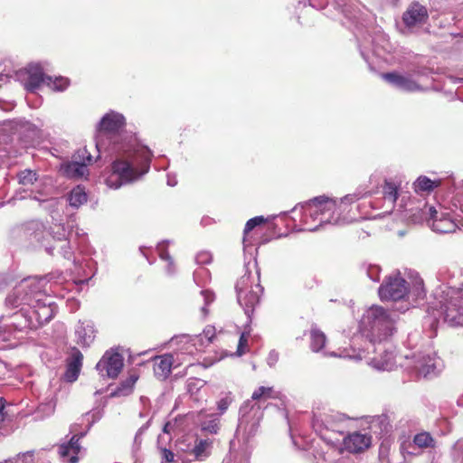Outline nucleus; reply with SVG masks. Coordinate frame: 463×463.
Returning a JSON list of instances; mask_svg holds the SVG:
<instances>
[{"label":"nucleus","instance_id":"obj_52","mask_svg":"<svg viewBox=\"0 0 463 463\" xmlns=\"http://www.w3.org/2000/svg\"><path fill=\"white\" fill-rule=\"evenodd\" d=\"M161 453V463H172L175 461V454L172 450L158 446Z\"/></svg>","mask_w":463,"mask_h":463},{"label":"nucleus","instance_id":"obj_17","mask_svg":"<svg viewBox=\"0 0 463 463\" xmlns=\"http://www.w3.org/2000/svg\"><path fill=\"white\" fill-rule=\"evenodd\" d=\"M407 293L408 282L400 275L399 272L386 277L378 289L379 297L383 301H403Z\"/></svg>","mask_w":463,"mask_h":463},{"label":"nucleus","instance_id":"obj_37","mask_svg":"<svg viewBox=\"0 0 463 463\" xmlns=\"http://www.w3.org/2000/svg\"><path fill=\"white\" fill-rule=\"evenodd\" d=\"M326 337L325 334L317 327L310 330V348L313 352H319L325 346Z\"/></svg>","mask_w":463,"mask_h":463},{"label":"nucleus","instance_id":"obj_10","mask_svg":"<svg viewBox=\"0 0 463 463\" xmlns=\"http://www.w3.org/2000/svg\"><path fill=\"white\" fill-rule=\"evenodd\" d=\"M18 310L5 318V326L10 330L24 332L37 329L53 317V309L43 305L40 309H31L30 307H17Z\"/></svg>","mask_w":463,"mask_h":463},{"label":"nucleus","instance_id":"obj_56","mask_svg":"<svg viewBox=\"0 0 463 463\" xmlns=\"http://www.w3.org/2000/svg\"><path fill=\"white\" fill-rule=\"evenodd\" d=\"M44 277H46V286H47L48 283L51 281L60 282L62 278V272L61 271H54V272H51V273L45 275Z\"/></svg>","mask_w":463,"mask_h":463},{"label":"nucleus","instance_id":"obj_11","mask_svg":"<svg viewBox=\"0 0 463 463\" xmlns=\"http://www.w3.org/2000/svg\"><path fill=\"white\" fill-rule=\"evenodd\" d=\"M74 228H76V235L80 236L76 222L72 217H70L66 223H52L50 228V235L53 241L52 244L44 245L45 251L51 256H55V252H57L64 259L71 260L74 253L70 240Z\"/></svg>","mask_w":463,"mask_h":463},{"label":"nucleus","instance_id":"obj_48","mask_svg":"<svg viewBox=\"0 0 463 463\" xmlns=\"http://www.w3.org/2000/svg\"><path fill=\"white\" fill-rule=\"evenodd\" d=\"M201 294L204 300V306L202 307V312L203 314V317H206L208 314V310H207L206 307L213 302L215 297H214L213 292H212L210 290H202Z\"/></svg>","mask_w":463,"mask_h":463},{"label":"nucleus","instance_id":"obj_61","mask_svg":"<svg viewBox=\"0 0 463 463\" xmlns=\"http://www.w3.org/2000/svg\"><path fill=\"white\" fill-rule=\"evenodd\" d=\"M368 276L372 280L378 281L379 280V269L377 267H372L368 270Z\"/></svg>","mask_w":463,"mask_h":463},{"label":"nucleus","instance_id":"obj_4","mask_svg":"<svg viewBox=\"0 0 463 463\" xmlns=\"http://www.w3.org/2000/svg\"><path fill=\"white\" fill-rule=\"evenodd\" d=\"M8 308H17L20 306L31 309H40L47 305L55 310V305L47 295L46 277H28L20 281L6 296L5 301Z\"/></svg>","mask_w":463,"mask_h":463},{"label":"nucleus","instance_id":"obj_3","mask_svg":"<svg viewBox=\"0 0 463 463\" xmlns=\"http://www.w3.org/2000/svg\"><path fill=\"white\" fill-rule=\"evenodd\" d=\"M361 197L358 194H351L337 200L320 195L299 203L302 211L300 222L303 227L298 231L316 232L324 224H340L341 215L347 210V206Z\"/></svg>","mask_w":463,"mask_h":463},{"label":"nucleus","instance_id":"obj_19","mask_svg":"<svg viewBox=\"0 0 463 463\" xmlns=\"http://www.w3.org/2000/svg\"><path fill=\"white\" fill-rule=\"evenodd\" d=\"M404 26L410 32H415L427 24L429 12L425 5L415 1L411 3L402 16Z\"/></svg>","mask_w":463,"mask_h":463},{"label":"nucleus","instance_id":"obj_18","mask_svg":"<svg viewBox=\"0 0 463 463\" xmlns=\"http://www.w3.org/2000/svg\"><path fill=\"white\" fill-rule=\"evenodd\" d=\"M45 78L40 64H30L26 68L14 71V81L20 82L28 92H35L45 85Z\"/></svg>","mask_w":463,"mask_h":463},{"label":"nucleus","instance_id":"obj_50","mask_svg":"<svg viewBox=\"0 0 463 463\" xmlns=\"http://www.w3.org/2000/svg\"><path fill=\"white\" fill-rule=\"evenodd\" d=\"M74 157L76 160L79 159L81 161L80 163H85L86 165L92 162V156L86 148L79 149Z\"/></svg>","mask_w":463,"mask_h":463},{"label":"nucleus","instance_id":"obj_63","mask_svg":"<svg viewBox=\"0 0 463 463\" xmlns=\"http://www.w3.org/2000/svg\"><path fill=\"white\" fill-rule=\"evenodd\" d=\"M177 184V180L175 175H173L171 174L167 175V184L169 186H175Z\"/></svg>","mask_w":463,"mask_h":463},{"label":"nucleus","instance_id":"obj_55","mask_svg":"<svg viewBox=\"0 0 463 463\" xmlns=\"http://www.w3.org/2000/svg\"><path fill=\"white\" fill-rule=\"evenodd\" d=\"M11 80H14V71L0 73V87Z\"/></svg>","mask_w":463,"mask_h":463},{"label":"nucleus","instance_id":"obj_16","mask_svg":"<svg viewBox=\"0 0 463 463\" xmlns=\"http://www.w3.org/2000/svg\"><path fill=\"white\" fill-rule=\"evenodd\" d=\"M18 183L22 185H33L34 188L31 189L29 192L24 190L23 193L24 194L19 195L16 194L17 199H25L27 197L38 201V202H45V197L49 194L46 191L45 187H43L45 182L43 178H40L39 175L36 171L32 169H24L17 174Z\"/></svg>","mask_w":463,"mask_h":463},{"label":"nucleus","instance_id":"obj_43","mask_svg":"<svg viewBox=\"0 0 463 463\" xmlns=\"http://www.w3.org/2000/svg\"><path fill=\"white\" fill-rule=\"evenodd\" d=\"M210 279V272L207 269L201 267L194 272V280L198 286H203Z\"/></svg>","mask_w":463,"mask_h":463},{"label":"nucleus","instance_id":"obj_59","mask_svg":"<svg viewBox=\"0 0 463 463\" xmlns=\"http://www.w3.org/2000/svg\"><path fill=\"white\" fill-rule=\"evenodd\" d=\"M203 429L204 430L209 431L210 433H217L219 427L218 424L214 421H209L207 424L203 425Z\"/></svg>","mask_w":463,"mask_h":463},{"label":"nucleus","instance_id":"obj_62","mask_svg":"<svg viewBox=\"0 0 463 463\" xmlns=\"http://www.w3.org/2000/svg\"><path fill=\"white\" fill-rule=\"evenodd\" d=\"M175 423H173L171 421H167L163 428V432L166 434H170L174 430Z\"/></svg>","mask_w":463,"mask_h":463},{"label":"nucleus","instance_id":"obj_29","mask_svg":"<svg viewBox=\"0 0 463 463\" xmlns=\"http://www.w3.org/2000/svg\"><path fill=\"white\" fill-rule=\"evenodd\" d=\"M453 181L454 180L449 179L443 184L441 179L431 180L425 175H420L413 183V186L416 193H430L441 185L446 186L448 189H451L450 185L452 184Z\"/></svg>","mask_w":463,"mask_h":463},{"label":"nucleus","instance_id":"obj_20","mask_svg":"<svg viewBox=\"0 0 463 463\" xmlns=\"http://www.w3.org/2000/svg\"><path fill=\"white\" fill-rule=\"evenodd\" d=\"M459 215L456 213H440L437 212L435 217H430L428 225L439 233H449L456 232L457 229L463 231V221L458 219Z\"/></svg>","mask_w":463,"mask_h":463},{"label":"nucleus","instance_id":"obj_60","mask_svg":"<svg viewBox=\"0 0 463 463\" xmlns=\"http://www.w3.org/2000/svg\"><path fill=\"white\" fill-rule=\"evenodd\" d=\"M11 282L8 275L0 273V291L7 287Z\"/></svg>","mask_w":463,"mask_h":463},{"label":"nucleus","instance_id":"obj_53","mask_svg":"<svg viewBox=\"0 0 463 463\" xmlns=\"http://www.w3.org/2000/svg\"><path fill=\"white\" fill-rule=\"evenodd\" d=\"M195 261L199 265L209 264L212 261V254L209 251H201L195 256Z\"/></svg>","mask_w":463,"mask_h":463},{"label":"nucleus","instance_id":"obj_14","mask_svg":"<svg viewBox=\"0 0 463 463\" xmlns=\"http://www.w3.org/2000/svg\"><path fill=\"white\" fill-rule=\"evenodd\" d=\"M258 278L260 272H257ZM237 300L243 308L245 315L250 317L255 307L260 302V298L263 292V288L259 281L254 283L250 274H245L236 283Z\"/></svg>","mask_w":463,"mask_h":463},{"label":"nucleus","instance_id":"obj_39","mask_svg":"<svg viewBox=\"0 0 463 463\" xmlns=\"http://www.w3.org/2000/svg\"><path fill=\"white\" fill-rule=\"evenodd\" d=\"M92 418L91 421L89 423L87 429L85 430H82V431H79V424H73L71 426L70 428V432L72 434V436L71 438H76L77 439V443H80V440L84 438L87 433L90 431L92 424L96 421V420H99L100 419V416H97L95 417V414H90V413H87L85 415V419L89 421L90 420V418Z\"/></svg>","mask_w":463,"mask_h":463},{"label":"nucleus","instance_id":"obj_58","mask_svg":"<svg viewBox=\"0 0 463 463\" xmlns=\"http://www.w3.org/2000/svg\"><path fill=\"white\" fill-rule=\"evenodd\" d=\"M203 336L207 339L208 343L212 342L215 335V328L212 326H207L203 332Z\"/></svg>","mask_w":463,"mask_h":463},{"label":"nucleus","instance_id":"obj_32","mask_svg":"<svg viewBox=\"0 0 463 463\" xmlns=\"http://www.w3.org/2000/svg\"><path fill=\"white\" fill-rule=\"evenodd\" d=\"M87 201L88 195L83 186L77 185L68 194L69 204L73 208L78 209L82 204L86 203Z\"/></svg>","mask_w":463,"mask_h":463},{"label":"nucleus","instance_id":"obj_49","mask_svg":"<svg viewBox=\"0 0 463 463\" xmlns=\"http://www.w3.org/2000/svg\"><path fill=\"white\" fill-rule=\"evenodd\" d=\"M203 386V383L200 379L192 378L187 381V391L192 395L194 394L197 391H199Z\"/></svg>","mask_w":463,"mask_h":463},{"label":"nucleus","instance_id":"obj_46","mask_svg":"<svg viewBox=\"0 0 463 463\" xmlns=\"http://www.w3.org/2000/svg\"><path fill=\"white\" fill-rule=\"evenodd\" d=\"M54 410L55 402L51 400L41 403L37 408V413L41 414L43 417H48L54 412Z\"/></svg>","mask_w":463,"mask_h":463},{"label":"nucleus","instance_id":"obj_12","mask_svg":"<svg viewBox=\"0 0 463 463\" xmlns=\"http://www.w3.org/2000/svg\"><path fill=\"white\" fill-rule=\"evenodd\" d=\"M394 214L412 223L430 222V217L436 216L437 210L423 200L415 201L409 195H403Z\"/></svg>","mask_w":463,"mask_h":463},{"label":"nucleus","instance_id":"obj_38","mask_svg":"<svg viewBox=\"0 0 463 463\" xmlns=\"http://www.w3.org/2000/svg\"><path fill=\"white\" fill-rule=\"evenodd\" d=\"M413 444L419 449H431L436 441L430 432L422 431L414 436Z\"/></svg>","mask_w":463,"mask_h":463},{"label":"nucleus","instance_id":"obj_44","mask_svg":"<svg viewBox=\"0 0 463 463\" xmlns=\"http://www.w3.org/2000/svg\"><path fill=\"white\" fill-rule=\"evenodd\" d=\"M68 170L72 173L73 176H83L88 172L87 165L78 161L69 165Z\"/></svg>","mask_w":463,"mask_h":463},{"label":"nucleus","instance_id":"obj_22","mask_svg":"<svg viewBox=\"0 0 463 463\" xmlns=\"http://www.w3.org/2000/svg\"><path fill=\"white\" fill-rule=\"evenodd\" d=\"M382 78L391 86L406 92L423 91L424 89L408 73L392 71L383 73Z\"/></svg>","mask_w":463,"mask_h":463},{"label":"nucleus","instance_id":"obj_25","mask_svg":"<svg viewBox=\"0 0 463 463\" xmlns=\"http://www.w3.org/2000/svg\"><path fill=\"white\" fill-rule=\"evenodd\" d=\"M383 200L385 203H388L392 206V213H395L397 212V208L399 206V203L403 195H408L407 194H402L401 192V184L392 179H386L383 185Z\"/></svg>","mask_w":463,"mask_h":463},{"label":"nucleus","instance_id":"obj_34","mask_svg":"<svg viewBox=\"0 0 463 463\" xmlns=\"http://www.w3.org/2000/svg\"><path fill=\"white\" fill-rule=\"evenodd\" d=\"M250 451L247 448L240 450H231L222 460V463H250Z\"/></svg>","mask_w":463,"mask_h":463},{"label":"nucleus","instance_id":"obj_54","mask_svg":"<svg viewBox=\"0 0 463 463\" xmlns=\"http://www.w3.org/2000/svg\"><path fill=\"white\" fill-rule=\"evenodd\" d=\"M312 454L314 458L313 463H328L324 452L313 449L312 452H308V455Z\"/></svg>","mask_w":463,"mask_h":463},{"label":"nucleus","instance_id":"obj_31","mask_svg":"<svg viewBox=\"0 0 463 463\" xmlns=\"http://www.w3.org/2000/svg\"><path fill=\"white\" fill-rule=\"evenodd\" d=\"M425 296L426 292L424 289L423 280L420 278H418L417 279H415L413 286L411 288L408 287V293L405 296V298H407V300L404 299L400 307H405L407 304H409L410 307L411 299L416 302L417 300L423 299Z\"/></svg>","mask_w":463,"mask_h":463},{"label":"nucleus","instance_id":"obj_35","mask_svg":"<svg viewBox=\"0 0 463 463\" xmlns=\"http://www.w3.org/2000/svg\"><path fill=\"white\" fill-rule=\"evenodd\" d=\"M266 222V219L263 216H256L250 219L244 227L243 231V246L244 250H247L249 246L252 244L250 237V232L257 226L263 224Z\"/></svg>","mask_w":463,"mask_h":463},{"label":"nucleus","instance_id":"obj_33","mask_svg":"<svg viewBox=\"0 0 463 463\" xmlns=\"http://www.w3.org/2000/svg\"><path fill=\"white\" fill-rule=\"evenodd\" d=\"M138 376L137 374H131L126 380L122 381L118 386L111 392V396L120 397L129 395L134 389V385L137 383Z\"/></svg>","mask_w":463,"mask_h":463},{"label":"nucleus","instance_id":"obj_13","mask_svg":"<svg viewBox=\"0 0 463 463\" xmlns=\"http://www.w3.org/2000/svg\"><path fill=\"white\" fill-rule=\"evenodd\" d=\"M405 358L409 361L406 366L411 367L419 377H434L438 375L444 367L442 360L437 356L435 351L430 347L412 354L411 357L405 355Z\"/></svg>","mask_w":463,"mask_h":463},{"label":"nucleus","instance_id":"obj_36","mask_svg":"<svg viewBox=\"0 0 463 463\" xmlns=\"http://www.w3.org/2000/svg\"><path fill=\"white\" fill-rule=\"evenodd\" d=\"M168 243H169V241H162V242L158 243V245L156 247V250L158 252L160 259L167 262V266L165 269L166 273L169 276H172L175 272V266L172 257L169 255L168 251L166 250V244H168Z\"/></svg>","mask_w":463,"mask_h":463},{"label":"nucleus","instance_id":"obj_8","mask_svg":"<svg viewBox=\"0 0 463 463\" xmlns=\"http://www.w3.org/2000/svg\"><path fill=\"white\" fill-rule=\"evenodd\" d=\"M194 338L188 335H176L171 338L169 344L172 347L178 346L177 353L165 354L163 355L156 356L153 360L154 374L156 379L160 381L166 380L171 374L172 368L182 364L179 359L181 355H192L196 350L194 344L192 343Z\"/></svg>","mask_w":463,"mask_h":463},{"label":"nucleus","instance_id":"obj_23","mask_svg":"<svg viewBox=\"0 0 463 463\" xmlns=\"http://www.w3.org/2000/svg\"><path fill=\"white\" fill-rule=\"evenodd\" d=\"M371 444V437L360 432H354L343 436L341 444L336 447L339 450H346L350 453H359L367 449Z\"/></svg>","mask_w":463,"mask_h":463},{"label":"nucleus","instance_id":"obj_26","mask_svg":"<svg viewBox=\"0 0 463 463\" xmlns=\"http://www.w3.org/2000/svg\"><path fill=\"white\" fill-rule=\"evenodd\" d=\"M83 355L77 348H72L71 355L67 359L66 371L64 373V379L67 382H75L80 373L82 366Z\"/></svg>","mask_w":463,"mask_h":463},{"label":"nucleus","instance_id":"obj_47","mask_svg":"<svg viewBox=\"0 0 463 463\" xmlns=\"http://www.w3.org/2000/svg\"><path fill=\"white\" fill-rule=\"evenodd\" d=\"M233 399L231 393H227L224 397L220 399L217 402V409L220 411V414H223L227 411Z\"/></svg>","mask_w":463,"mask_h":463},{"label":"nucleus","instance_id":"obj_9","mask_svg":"<svg viewBox=\"0 0 463 463\" xmlns=\"http://www.w3.org/2000/svg\"><path fill=\"white\" fill-rule=\"evenodd\" d=\"M312 428L326 444L338 447L346 432L345 417L339 412L315 414Z\"/></svg>","mask_w":463,"mask_h":463},{"label":"nucleus","instance_id":"obj_1","mask_svg":"<svg viewBox=\"0 0 463 463\" xmlns=\"http://www.w3.org/2000/svg\"><path fill=\"white\" fill-rule=\"evenodd\" d=\"M125 127V117L114 110L106 113L96 127L99 156L104 155L113 159L111 172L106 178V184L112 189L140 180L149 172L153 157L152 151L138 144Z\"/></svg>","mask_w":463,"mask_h":463},{"label":"nucleus","instance_id":"obj_45","mask_svg":"<svg viewBox=\"0 0 463 463\" xmlns=\"http://www.w3.org/2000/svg\"><path fill=\"white\" fill-rule=\"evenodd\" d=\"M453 277L454 272L447 265H441L437 271V279L443 282L441 286L445 285V282ZM446 286L448 285L446 284Z\"/></svg>","mask_w":463,"mask_h":463},{"label":"nucleus","instance_id":"obj_24","mask_svg":"<svg viewBox=\"0 0 463 463\" xmlns=\"http://www.w3.org/2000/svg\"><path fill=\"white\" fill-rule=\"evenodd\" d=\"M376 351H382L379 356H374L368 360V364L373 368L378 371H391L396 365V356L394 355L392 351H390L385 348H382L381 344H378V346L375 345ZM372 349L373 352V348L370 347L369 350Z\"/></svg>","mask_w":463,"mask_h":463},{"label":"nucleus","instance_id":"obj_6","mask_svg":"<svg viewBox=\"0 0 463 463\" xmlns=\"http://www.w3.org/2000/svg\"><path fill=\"white\" fill-rule=\"evenodd\" d=\"M271 392L272 388L260 386L253 392L251 399L245 401L241 406L237 432L242 434L246 441L255 436L263 416L261 407L258 404V402L270 398Z\"/></svg>","mask_w":463,"mask_h":463},{"label":"nucleus","instance_id":"obj_42","mask_svg":"<svg viewBox=\"0 0 463 463\" xmlns=\"http://www.w3.org/2000/svg\"><path fill=\"white\" fill-rule=\"evenodd\" d=\"M8 463H33V451H26L19 453L14 458L5 459Z\"/></svg>","mask_w":463,"mask_h":463},{"label":"nucleus","instance_id":"obj_30","mask_svg":"<svg viewBox=\"0 0 463 463\" xmlns=\"http://www.w3.org/2000/svg\"><path fill=\"white\" fill-rule=\"evenodd\" d=\"M213 450V441L209 439H197L189 454L194 457L196 461H204L207 459Z\"/></svg>","mask_w":463,"mask_h":463},{"label":"nucleus","instance_id":"obj_2","mask_svg":"<svg viewBox=\"0 0 463 463\" xmlns=\"http://www.w3.org/2000/svg\"><path fill=\"white\" fill-rule=\"evenodd\" d=\"M408 309L409 304L392 309L377 305L372 306L364 313L360 333L352 337L350 348H345L339 354L332 353L331 355L357 361L365 358L370 347L376 350L375 344H381L393 335L399 319L398 313H403Z\"/></svg>","mask_w":463,"mask_h":463},{"label":"nucleus","instance_id":"obj_5","mask_svg":"<svg viewBox=\"0 0 463 463\" xmlns=\"http://www.w3.org/2000/svg\"><path fill=\"white\" fill-rule=\"evenodd\" d=\"M440 310L432 307V314L425 317V324L434 327L443 316L445 322L452 326H463V285L452 288L446 285L436 289Z\"/></svg>","mask_w":463,"mask_h":463},{"label":"nucleus","instance_id":"obj_40","mask_svg":"<svg viewBox=\"0 0 463 463\" xmlns=\"http://www.w3.org/2000/svg\"><path fill=\"white\" fill-rule=\"evenodd\" d=\"M69 84L70 80L64 77H57L52 79L50 76H46L45 78V85L56 91H63L67 89Z\"/></svg>","mask_w":463,"mask_h":463},{"label":"nucleus","instance_id":"obj_51","mask_svg":"<svg viewBox=\"0 0 463 463\" xmlns=\"http://www.w3.org/2000/svg\"><path fill=\"white\" fill-rule=\"evenodd\" d=\"M248 343V333L243 332L239 339L238 347L236 354L238 356H241L246 353V347Z\"/></svg>","mask_w":463,"mask_h":463},{"label":"nucleus","instance_id":"obj_57","mask_svg":"<svg viewBox=\"0 0 463 463\" xmlns=\"http://www.w3.org/2000/svg\"><path fill=\"white\" fill-rule=\"evenodd\" d=\"M279 353L276 350H271L267 357V364L272 367L279 361Z\"/></svg>","mask_w":463,"mask_h":463},{"label":"nucleus","instance_id":"obj_7","mask_svg":"<svg viewBox=\"0 0 463 463\" xmlns=\"http://www.w3.org/2000/svg\"><path fill=\"white\" fill-rule=\"evenodd\" d=\"M317 10H325V14L350 30H360V14L354 0H307Z\"/></svg>","mask_w":463,"mask_h":463},{"label":"nucleus","instance_id":"obj_21","mask_svg":"<svg viewBox=\"0 0 463 463\" xmlns=\"http://www.w3.org/2000/svg\"><path fill=\"white\" fill-rule=\"evenodd\" d=\"M124 359L119 353L107 351L96 364V370L101 377L116 378L121 372Z\"/></svg>","mask_w":463,"mask_h":463},{"label":"nucleus","instance_id":"obj_28","mask_svg":"<svg viewBox=\"0 0 463 463\" xmlns=\"http://www.w3.org/2000/svg\"><path fill=\"white\" fill-rule=\"evenodd\" d=\"M94 325L90 320H80L75 328L77 343L83 347L90 346L95 339Z\"/></svg>","mask_w":463,"mask_h":463},{"label":"nucleus","instance_id":"obj_15","mask_svg":"<svg viewBox=\"0 0 463 463\" xmlns=\"http://www.w3.org/2000/svg\"><path fill=\"white\" fill-rule=\"evenodd\" d=\"M354 34L358 41L361 56L366 62L369 63L370 60L369 51H367L369 47H371V50L375 56L383 59L386 62H394L397 61V58L392 55L395 48L385 34L379 33L374 37L369 35L364 37L363 40H360L359 36L355 33Z\"/></svg>","mask_w":463,"mask_h":463},{"label":"nucleus","instance_id":"obj_41","mask_svg":"<svg viewBox=\"0 0 463 463\" xmlns=\"http://www.w3.org/2000/svg\"><path fill=\"white\" fill-rule=\"evenodd\" d=\"M449 455L454 463H463V438L452 445Z\"/></svg>","mask_w":463,"mask_h":463},{"label":"nucleus","instance_id":"obj_27","mask_svg":"<svg viewBox=\"0 0 463 463\" xmlns=\"http://www.w3.org/2000/svg\"><path fill=\"white\" fill-rule=\"evenodd\" d=\"M81 450L82 447L77 443V439L71 438L69 441L60 445L58 453L63 463H77Z\"/></svg>","mask_w":463,"mask_h":463},{"label":"nucleus","instance_id":"obj_64","mask_svg":"<svg viewBox=\"0 0 463 463\" xmlns=\"http://www.w3.org/2000/svg\"><path fill=\"white\" fill-rule=\"evenodd\" d=\"M379 463H390L389 459L385 458L383 457V449H381V450H380V462Z\"/></svg>","mask_w":463,"mask_h":463}]
</instances>
